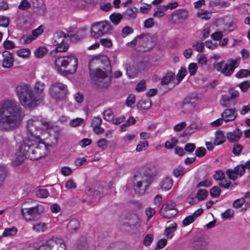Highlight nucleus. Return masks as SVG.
Here are the masks:
<instances>
[{
  "instance_id": "55",
  "label": "nucleus",
  "mask_w": 250,
  "mask_h": 250,
  "mask_svg": "<svg viewBox=\"0 0 250 250\" xmlns=\"http://www.w3.org/2000/svg\"><path fill=\"white\" fill-rule=\"evenodd\" d=\"M185 169L181 166L175 168L173 170V174L176 177H178L181 175H183L184 173Z\"/></svg>"
},
{
  "instance_id": "50",
  "label": "nucleus",
  "mask_w": 250,
  "mask_h": 250,
  "mask_svg": "<svg viewBox=\"0 0 250 250\" xmlns=\"http://www.w3.org/2000/svg\"><path fill=\"white\" fill-rule=\"evenodd\" d=\"M221 193V189L219 187L214 186L210 190V195L212 197H218Z\"/></svg>"
},
{
  "instance_id": "30",
  "label": "nucleus",
  "mask_w": 250,
  "mask_h": 250,
  "mask_svg": "<svg viewBox=\"0 0 250 250\" xmlns=\"http://www.w3.org/2000/svg\"><path fill=\"white\" fill-rule=\"evenodd\" d=\"M80 226V224L78 220L72 219L67 224V228L70 233H73L79 229Z\"/></svg>"
},
{
  "instance_id": "21",
  "label": "nucleus",
  "mask_w": 250,
  "mask_h": 250,
  "mask_svg": "<svg viewBox=\"0 0 250 250\" xmlns=\"http://www.w3.org/2000/svg\"><path fill=\"white\" fill-rule=\"evenodd\" d=\"M237 110L235 108H227L221 114V117L225 122L234 121L237 117Z\"/></svg>"
},
{
  "instance_id": "12",
  "label": "nucleus",
  "mask_w": 250,
  "mask_h": 250,
  "mask_svg": "<svg viewBox=\"0 0 250 250\" xmlns=\"http://www.w3.org/2000/svg\"><path fill=\"white\" fill-rule=\"evenodd\" d=\"M59 247H65L63 239L57 236H53L34 250H59Z\"/></svg>"
},
{
  "instance_id": "16",
  "label": "nucleus",
  "mask_w": 250,
  "mask_h": 250,
  "mask_svg": "<svg viewBox=\"0 0 250 250\" xmlns=\"http://www.w3.org/2000/svg\"><path fill=\"white\" fill-rule=\"evenodd\" d=\"M196 106L195 97H187L183 102L182 111L184 114H189L196 110Z\"/></svg>"
},
{
  "instance_id": "2",
  "label": "nucleus",
  "mask_w": 250,
  "mask_h": 250,
  "mask_svg": "<svg viewBox=\"0 0 250 250\" xmlns=\"http://www.w3.org/2000/svg\"><path fill=\"white\" fill-rule=\"evenodd\" d=\"M47 147L40 139H25L19 146L17 152L16 165H21L25 158L37 160L46 155Z\"/></svg>"
},
{
  "instance_id": "17",
  "label": "nucleus",
  "mask_w": 250,
  "mask_h": 250,
  "mask_svg": "<svg viewBox=\"0 0 250 250\" xmlns=\"http://www.w3.org/2000/svg\"><path fill=\"white\" fill-rule=\"evenodd\" d=\"M188 17V12L184 9L175 10L171 15L170 21L174 24L183 22Z\"/></svg>"
},
{
  "instance_id": "28",
  "label": "nucleus",
  "mask_w": 250,
  "mask_h": 250,
  "mask_svg": "<svg viewBox=\"0 0 250 250\" xmlns=\"http://www.w3.org/2000/svg\"><path fill=\"white\" fill-rule=\"evenodd\" d=\"M207 246V242L201 238H197L194 240L192 244L193 250H202Z\"/></svg>"
},
{
  "instance_id": "33",
  "label": "nucleus",
  "mask_w": 250,
  "mask_h": 250,
  "mask_svg": "<svg viewBox=\"0 0 250 250\" xmlns=\"http://www.w3.org/2000/svg\"><path fill=\"white\" fill-rule=\"evenodd\" d=\"M32 229L38 233H42L46 230L47 229V224L44 222L37 223L33 225Z\"/></svg>"
},
{
  "instance_id": "46",
  "label": "nucleus",
  "mask_w": 250,
  "mask_h": 250,
  "mask_svg": "<svg viewBox=\"0 0 250 250\" xmlns=\"http://www.w3.org/2000/svg\"><path fill=\"white\" fill-rule=\"evenodd\" d=\"M46 52V48L40 47L35 51L34 54L36 57L41 58L44 56Z\"/></svg>"
},
{
  "instance_id": "60",
  "label": "nucleus",
  "mask_w": 250,
  "mask_h": 250,
  "mask_svg": "<svg viewBox=\"0 0 250 250\" xmlns=\"http://www.w3.org/2000/svg\"><path fill=\"white\" fill-rule=\"evenodd\" d=\"M246 200L245 198H241L235 200L233 203V207L235 208H238L242 207V206L245 203Z\"/></svg>"
},
{
  "instance_id": "27",
  "label": "nucleus",
  "mask_w": 250,
  "mask_h": 250,
  "mask_svg": "<svg viewBox=\"0 0 250 250\" xmlns=\"http://www.w3.org/2000/svg\"><path fill=\"white\" fill-rule=\"evenodd\" d=\"M89 245L84 237H81L77 243L75 250H89Z\"/></svg>"
},
{
  "instance_id": "49",
  "label": "nucleus",
  "mask_w": 250,
  "mask_h": 250,
  "mask_svg": "<svg viewBox=\"0 0 250 250\" xmlns=\"http://www.w3.org/2000/svg\"><path fill=\"white\" fill-rule=\"evenodd\" d=\"M9 142L7 139L0 137V150H7L9 148Z\"/></svg>"
},
{
  "instance_id": "56",
  "label": "nucleus",
  "mask_w": 250,
  "mask_h": 250,
  "mask_svg": "<svg viewBox=\"0 0 250 250\" xmlns=\"http://www.w3.org/2000/svg\"><path fill=\"white\" fill-rule=\"evenodd\" d=\"M206 152L207 150L205 148L203 147H199L196 149L195 154L196 157H202L206 155Z\"/></svg>"
},
{
  "instance_id": "31",
  "label": "nucleus",
  "mask_w": 250,
  "mask_h": 250,
  "mask_svg": "<svg viewBox=\"0 0 250 250\" xmlns=\"http://www.w3.org/2000/svg\"><path fill=\"white\" fill-rule=\"evenodd\" d=\"M138 9L135 7H131L127 8L124 13L125 16H126L128 19H134L137 17Z\"/></svg>"
},
{
  "instance_id": "11",
  "label": "nucleus",
  "mask_w": 250,
  "mask_h": 250,
  "mask_svg": "<svg viewBox=\"0 0 250 250\" xmlns=\"http://www.w3.org/2000/svg\"><path fill=\"white\" fill-rule=\"evenodd\" d=\"M66 38V34L62 31H57L54 34L53 43L57 46L55 49L56 52H64L68 50V44L64 41Z\"/></svg>"
},
{
  "instance_id": "32",
  "label": "nucleus",
  "mask_w": 250,
  "mask_h": 250,
  "mask_svg": "<svg viewBox=\"0 0 250 250\" xmlns=\"http://www.w3.org/2000/svg\"><path fill=\"white\" fill-rule=\"evenodd\" d=\"M175 74L172 71H167L162 78L161 82L162 85H167L174 78Z\"/></svg>"
},
{
  "instance_id": "18",
  "label": "nucleus",
  "mask_w": 250,
  "mask_h": 250,
  "mask_svg": "<svg viewBox=\"0 0 250 250\" xmlns=\"http://www.w3.org/2000/svg\"><path fill=\"white\" fill-rule=\"evenodd\" d=\"M245 167L244 165H238L232 169H228L226 174L229 180L234 181L236 180L238 176H242L245 173Z\"/></svg>"
},
{
  "instance_id": "10",
  "label": "nucleus",
  "mask_w": 250,
  "mask_h": 250,
  "mask_svg": "<svg viewBox=\"0 0 250 250\" xmlns=\"http://www.w3.org/2000/svg\"><path fill=\"white\" fill-rule=\"evenodd\" d=\"M49 94L56 101L63 100L67 92V86L62 83H52L49 88Z\"/></svg>"
},
{
  "instance_id": "59",
  "label": "nucleus",
  "mask_w": 250,
  "mask_h": 250,
  "mask_svg": "<svg viewBox=\"0 0 250 250\" xmlns=\"http://www.w3.org/2000/svg\"><path fill=\"white\" fill-rule=\"evenodd\" d=\"M36 195L40 198H46L48 197L49 192L46 189H39L37 191Z\"/></svg>"
},
{
  "instance_id": "3",
  "label": "nucleus",
  "mask_w": 250,
  "mask_h": 250,
  "mask_svg": "<svg viewBox=\"0 0 250 250\" xmlns=\"http://www.w3.org/2000/svg\"><path fill=\"white\" fill-rule=\"evenodd\" d=\"M78 61L74 55L62 56L54 62L55 69L63 76L74 74L77 69Z\"/></svg>"
},
{
  "instance_id": "52",
  "label": "nucleus",
  "mask_w": 250,
  "mask_h": 250,
  "mask_svg": "<svg viewBox=\"0 0 250 250\" xmlns=\"http://www.w3.org/2000/svg\"><path fill=\"white\" fill-rule=\"evenodd\" d=\"M187 74V71L186 68L182 67L176 75L177 80L178 83L185 77Z\"/></svg>"
},
{
  "instance_id": "25",
  "label": "nucleus",
  "mask_w": 250,
  "mask_h": 250,
  "mask_svg": "<svg viewBox=\"0 0 250 250\" xmlns=\"http://www.w3.org/2000/svg\"><path fill=\"white\" fill-rule=\"evenodd\" d=\"M242 135V132L238 128H236L233 132H229L227 134V139L231 142L238 141Z\"/></svg>"
},
{
  "instance_id": "22",
  "label": "nucleus",
  "mask_w": 250,
  "mask_h": 250,
  "mask_svg": "<svg viewBox=\"0 0 250 250\" xmlns=\"http://www.w3.org/2000/svg\"><path fill=\"white\" fill-rule=\"evenodd\" d=\"M3 61L2 66L4 68H10L13 65L14 57L12 53L4 51L2 53Z\"/></svg>"
},
{
  "instance_id": "20",
  "label": "nucleus",
  "mask_w": 250,
  "mask_h": 250,
  "mask_svg": "<svg viewBox=\"0 0 250 250\" xmlns=\"http://www.w3.org/2000/svg\"><path fill=\"white\" fill-rule=\"evenodd\" d=\"M45 85L44 83H42L40 81H37L34 85V94L39 102L41 104L44 98L45 94L44 90Z\"/></svg>"
},
{
  "instance_id": "40",
  "label": "nucleus",
  "mask_w": 250,
  "mask_h": 250,
  "mask_svg": "<svg viewBox=\"0 0 250 250\" xmlns=\"http://www.w3.org/2000/svg\"><path fill=\"white\" fill-rule=\"evenodd\" d=\"M208 195V191L205 189H199L196 195V197L199 201L205 200Z\"/></svg>"
},
{
  "instance_id": "39",
  "label": "nucleus",
  "mask_w": 250,
  "mask_h": 250,
  "mask_svg": "<svg viewBox=\"0 0 250 250\" xmlns=\"http://www.w3.org/2000/svg\"><path fill=\"white\" fill-rule=\"evenodd\" d=\"M139 39L140 40V41L142 42V44H140V45L144 47L146 46V44L150 42L151 39L150 35L148 33H142L139 35Z\"/></svg>"
},
{
  "instance_id": "53",
  "label": "nucleus",
  "mask_w": 250,
  "mask_h": 250,
  "mask_svg": "<svg viewBox=\"0 0 250 250\" xmlns=\"http://www.w3.org/2000/svg\"><path fill=\"white\" fill-rule=\"evenodd\" d=\"M205 43L200 41H196L192 44V47L198 52H202L204 48Z\"/></svg>"
},
{
  "instance_id": "36",
  "label": "nucleus",
  "mask_w": 250,
  "mask_h": 250,
  "mask_svg": "<svg viewBox=\"0 0 250 250\" xmlns=\"http://www.w3.org/2000/svg\"><path fill=\"white\" fill-rule=\"evenodd\" d=\"M225 137L222 131H217L215 134V139L214 141V145H219L225 141Z\"/></svg>"
},
{
  "instance_id": "6",
  "label": "nucleus",
  "mask_w": 250,
  "mask_h": 250,
  "mask_svg": "<svg viewBox=\"0 0 250 250\" xmlns=\"http://www.w3.org/2000/svg\"><path fill=\"white\" fill-rule=\"evenodd\" d=\"M108 73L100 69L91 72L90 77L98 88L106 89L109 86L111 78L108 75Z\"/></svg>"
},
{
  "instance_id": "54",
  "label": "nucleus",
  "mask_w": 250,
  "mask_h": 250,
  "mask_svg": "<svg viewBox=\"0 0 250 250\" xmlns=\"http://www.w3.org/2000/svg\"><path fill=\"white\" fill-rule=\"evenodd\" d=\"M133 29L131 27L126 26L124 27L122 30V36L123 38H125L128 35L133 32Z\"/></svg>"
},
{
  "instance_id": "35",
  "label": "nucleus",
  "mask_w": 250,
  "mask_h": 250,
  "mask_svg": "<svg viewBox=\"0 0 250 250\" xmlns=\"http://www.w3.org/2000/svg\"><path fill=\"white\" fill-rule=\"evenodd\" d=\"M178 213L177 210L161 209L160 214L164 218H171L174 217Z\"/></svg>"
},
{
  "instance_id": "63",
  "label": "nucleus",
  "mask_w": 250,
  "mask_h": 250,
  "mask_svg": "<svg viewBox=\"0 0 250 250\" xmlns=\"http://www.w3.org/2000/svg\"><path fill=\"white\" fill-rule=\"evenodd\" d=\"M135 102V96L133 94H129L126 100V104L128 107H131Z\"/></svg>"
},
{
  "instance_id": "58",
  "label": "nucleus",
  "mask_w": 250,
  "mask_h": 250,
  "mask_svg": "<svg viewBox=\"0 0 250 250\" xmlns=\"http://www.w3.org/2000/svg\"><path fill=\"white\" fill-rule=\"evenodd\" d=\"M239 87L243 92H247L250 87V82L248 81H246L241 83L239 84Z\"/></svg>"
},
{
  "instance_id": "62",
  "label": "nucleus",
  "mask_w": 250,
  "mask_h": 250,
  "mask_svg": "<svg viewBox=\"0 0 250 250\" xmlns=\"http://www.w3.org/2000/svg\"><path fill=\"white\" fill-rule=\"evenodd\" d=\"M9 24V19L4 16H0V26L6 27Z\"/></svg>"
},
{
  "instance_id": "5",
  "label": "nucleus",
  "mask_w": 250,
  "mask_h": 250,
  "mask_svg": "<svg viewBox=\"0 0 250 250\" xmlns=\"http://www.w3.org/2000/svg\"><path fill=\"white\" fill-rule=\"evenodd\" d=\"M88 67L89 69L90 75L92 71H97L98 69L101 70H104V71L110 73L111 67L110 62L105 55L95 56L92 58L89 62Z\"/></svg>"
},
{
  "instance_id": "24",
  "label": "nucleus",
  "mask_w": 250,
  "mask_h": 250,
  "mask_svg": "<svg viewBox=\"0 0 250 250\" xmlns=\"http://www.w3.org/2000/svg\"><path fill=\"white\" fill-rule=\"evenodd\" d=\"M33 11L35 13L40 15L44 16L46 13V8L43 3L41 1L36 4L33 2Z\"/></svg>"
},
{
  "instance_id": "37",
  "label": "nucleus",
  "mask_w": 250,
  "mask_h": 250,
  "mask_svg": "<svg viewBox=\"0 0 250 250\" xmlns=\"http://www.w3.org/2000/svg\"><path fill=\"white\" fill-rule=\"evenodd\" d=\"M123 18V15L119 13H114L110 15L109 19L115 25H118Z\"/></svg>"
},
{
  "instance_id": "9",
  "label": "nucleus",
  "mask_w": 250,
  "mask_h": 250,
  "mask_svg": "<svg viewBox=\"0 0 250 250\" xmlns=\"http://www.w3.org/2000/svg\"><path fill=\"white\" fill-rule=\"evenodd\" d=\"M52 127V125L50 122L38 117H33L27 122V128L31 134L33 133L34 130H45Z\"/></svg>"
},
{
  "instance_id": "61",
  "label": "nucleus",
  "mask_w": 250,
  "mask_h": 250,
  "mask_svg": "<svg viewBox=\"0 0 250 250\" xmlns=\"http://www.w3.org/2000/svg\"><path fill=\"white\" fill-rule=\"evenodd\" d=\"M234 215V211L231 209H228L224 212L222 213L221 216L225 219H229Z\"/></svg>"
},
{
  "instance_id": "1",
  "label": "nucleus",
  "mask_w": 250,
  "mask_h": 250,
  "mask_svg": "<svg viewBox=\"0 0 250 250\" xmlns=\"http://www.w3.org/2000/svg\"><path fill=\"white\" fill-rule=\"evenodd\" d=\"M22 120L21 105L16 101L5 100L0 103V129L11 131L18 128Z\"/></svg>"
},
{
  "instance_id": "23",
  "label": "nucleus",
  "mask_w": 250,
  "mask_h": 250,
  "mask_svg": "<svg viewBox=\"0 0 250 250\" xmlns=\"http://www.w3.org/2000/svg\"><path fill=\"white\" fill-rule=\"evenodd\" d=\"M105 185L103 183H97L93 188H89L88 190L89 193L93 196L101 197L103 195L104 188Z\"/></svg>"
},
{
  "instance_id": "51",
  "label": "nucleus",
  "mask_w": 250,
  "mask_h": 250,
  "mask_svg": "<svg viewBox=\"0 0 250 250\" xmlns=\"http://www.w3.org/2000/svg\"><path fill=\"white\" fill-rule=\"evenodd\" d=\"M148 146V144L147 141H141L137 146L136 151L140 152L145 150Z\"/></svg>"
},
{
  "instance_id": "13",
  "label": "nucleus",
  "mask_w": 250,
  "mask_h": 250,
  "mask_svg": "<svg viewBox=\"0 0 250 250\" xmlns=\"http://www.w3.org/2000/svg\"><path fill=\"white\" fill-rule=\"evenodd\" d=\"M43 207L40 205L27 208H21V213L26 221H32L38 219L43 212Z\"/></svg>"
},
{
  "instance_id": "34",
  "label": "nucleus",
  "mask_w": 250,
  "mask_h": 250,
  "mask_svg": "<svg viewBox=\"0 0 250 250\" xmlns=\"http://www.w3.org/2000/svg\"><path fill=\"white\" fill-rule=\"evenodd\" d=\"M177 229V224L176 223H173L171 225L167 228L165 229V233L167 239L172 238L174 235V232Z\"/></svg>"
},
{
  "instance_id": "64",
  "label": "nucleus",
  "mask_w": 250,
  "mask_h": 250,
  "mask_svg": "<svg viewBox=\"0 0 250 250\" xmlns=\"http://www.w3.org/2000/svg\"><path fill=\"white\" fill-rule=\"evenodd\" d=\"M243 149V146L240 144H236L234 145L232 149V152L236 156L240 155L242 150Z\"/></svg>"
},
{
  "instance_id": "38",
  "label": "nucleus",
  "mask_w": 250,
  "mask_h": 250,
  "mask_svg": "<svg viewBox=\"0 0 250 250\" xmlns=\"http://www.w3.org/2000/svg\"><path fill=\"white\" fill-rule=\"evenodd\" d=\"M173 185V180L169 177L165 178L162 182V188L165 190L170 189Z\"/></svg>"
},
{
  "instance_id": "7",
  "label": "nucleus",
  "mask_w": 250,
  "mask_h": 250,
  "mask_svg": "<svg viewBox=\"0 0 250 250\" xmlns=\"http://www.w3.org/2000/svg\"><path fill=\"white\" fill-rule=\"evenodd\" d=\"M239 65L236 60H229L227 62L225 61L216 62L214 64V68L218 72H220L225 76H230L234 72V69Z\"/></svg>"
},
{
  "instance_id": "47",
  "label": "nucleus",
  "mask_w": 250,
  "mask_h": 250,
  "mask_svg": "<svg viewBox=\"0 0 250 250\" xmlns=\"http://www.w3.org/2000/svg\"><path fill=\"white\" fill-rule=\"evenodd\" d=\"M17 232V229L15 227H13L12 228H6L4 229L2 234V236H7L14 235L16 234Z\"/></svg>"
},
{
  "instance_id": "4",
  "label": "nucleus",
  "mask_w": 250,
  "mask_h": 250,
  "mask_svg": "<svg viewBox=\"0 0 250 250\" xmlns=\"http://www.w3.org/2000/svg\"><path fill=\"white\" fill-rule=\"evenodd\" d=\"M154 176L148 171L135 174L132 179L135 192L138 194H144L153 182Z\"/></svg>"
},
{
  "instance_id": "43",
  "label": "nucleus",
  "mask_w": 250,
  "mask_h": 250,
  "mask_svg": "<svg viewBox=\"0 0 250 250\" xmlns=\"http://www.w3.org/2000/svg\"><path fill=\"white\" fill-rule=\"evenodd\" d=\"M161 209L177 210L175 203L172 201H168L164 204Z\"/></svg>"
},
{
  "instance_id": "26",
  "label": "nucleus",
  "mask_w": 250,
  "mask_h": 250,
  "mask_svg": "<svg viewBox=\"0 0 250 250\" xmlns=\"http://www.w3.org/2000/svg\"><path fill=\"white\" fill-rule=\"evenodd\" d=\"M125 68L126 75L129 78H133L137 76L139 72V69L136 66L130 64H126L125 65Z\"/></svg>"
},
{
  "instance_id": "19",
  "label": "nucleus",
  "mask_w": 250,
  "mask_h": 250,
  "mask_svg": "<svg viewBox=\"0 0 250 250\" xmlns=\"http://www.w3.org/2000/svg\"><path fill=\"white\" fill-rule=\"evenodd\" d=\"M32 89L31 86L25 83H20L16 87V93L19 101H21Z\"/></svg>"
},
{
  "instance_id": "8",
  "label": "nucleus",
  "mask_w": 250,
  "mask_h": 250,
  "mask_svg": "<svg viewBox=\"0 0 250 250\" xmlns=\"http://www.w3.org/2000/svg\"><path fill=\"white\" fill-rule=\"evenodd\" d=\"M112 30V26L107 21L94 23L92 24L91 31L92 37L98 38L105 34L110 33Z\"/></svg>"
},
{
  "instance_id": "48",
  "label": "nucleus",
  "mask_w": 250,
  "mask_h": 250,
  "mask_svg": "<svg viewBox=\"0 0 250 250\" xmlns=\"http://www.w3.org/2000/svg\"><path fill=\"white\" fill-rule=\"evenodd\" d=\"M31 54L30 50L27 48H22L17 51V54L18 56L25 58L28 57Z\"/></svg>"
},
{
  "instance_id": "42",
  "label": "nucleus",
  "mask_w": 250,
  "mask_h": 250,
  "mask_svg": "<svg viewBox=\"0 0 250 250\" xmlns=\"http://www.w3.org/2000/svg\"><path fill=\"white\" fill-rule=\"evenodd\" d=\"M220 181L221 182L219 183V185L221 187L226 189H229L230 187H232L233 185L234 186H236L237 185V183H234L233 184H232L230 181L225 178Z\"/></svg>"
},
{
  "instance_id": "29",
  "label": "nucleus",
  "mask_w": 250,
  "mask_h": 250,
  "mask_svg": "<svg viewBox=\"0 0 250 250\" xmlns=\"http://www.w3.org/2000/svg\"><path fill=\"white\" fill-rule=\"evenodd\" d=\"M152 105L151 101L147 98L146 99H141L137 104V107L140 110L148 109Z\"/></svg>"
},
{
  "instance_id": "44",
  "label": "nucleus",
  "mask_w": 250,
  "mask_h": 250,
  "mask_svg": "<svg viewBox=\"0 0 250 250\" xmlns=\"http://www.w3.org/2000/svg\"><path fill=\"white\" fill-rule=\"evenodd\" d=\"M103 116L104 120L111 121L113 118V112L111 109H107L104 111Z\"/></svg>"
},
{
  "instance_id": "41",
  "label": "nucleus",
  "mask_w": 250,
  "mask_h": 250,
  "mask_svg": "<svg viewBox=\"0 0 250 250\" xmlns=\"http://www.w3.org/2000/svg\"><path fill=\"white\" fill-rule=\"evenodd\" d=\"M197 16L201 19L208 20L210 19L211 13L208 11H201L197 13Z\"/></svg>"
},
{
  "instance_id": "57",
  "label": "nucleus",
  "mask_w": 250,
  "mask_h": 250,
  "mask_svg": "<svg viewBox=\"0 0 250 250\" xmlns=\"http://www.w3.org/2000/svg\"><path fill=\"white\" fill-rule=\"evenodd\" d=\"M97 146L102 150H105L108 146V141L105 139H101L98 141Z\"/></svg>"
},
{
  "instance_id": "14",
  "label": "nucleus",
  "mask_w": 250,
  "mask_h": 250,
  "mask_svg": "<svg viewBox=\"0 0 250 250\" xmlns=\"http://www.w3.org/2000/svg\"><path fill=\"white\" fill-rule=\"evenodd\" d=\"M228 92L229 96L222 95L220 99V104L224 107H230L232 105H234L236 103L235 99L239 96V92L233 88H229Z\"/></svg>"
},
{
  "instance_id": "45",
  "label": "nucleus",
  "mask_w": 250,
  "mask_h": 250,
  "mask_svg": "<svg viewBox=\"0 0 250 250\" xmlns=\"http://www.w3.org/2000/svg\"><path fill=\"white\" fill-rule=\"evenodd\" d=\"M250 75V71L248 69H241L235 75L238 79L248 77Z\"/></svg>"
},
{
  "instance_id": "15",
  "label": "nucleus",
  "mask_w": 250,
  "mask_h": 250,
  "mask_svg": "<svg viewBox=\"0 0 250 250\" xmlns=\"http://www.w3.org/2000/svg\"><path fill=\"white\" fill-rule=\"evenodd\" d=\"M21 105L28 109H32L39 105L40 103L34 94L33 90H31L24 98L20 101Z\"/></svg>"
}]
</instances>
